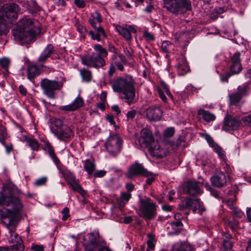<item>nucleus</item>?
I'll use <instances>...</instances> for the list:
<instances>
[{
  "label": "nucleus",
  "mask_w": 251,
  "mask_h": 251,
  "mask_svg": "<svg viewBox=\"0 0 251 251\" xmlns=\"http://www.w3.org/2000/svg\"><path fill=\"white\" fill-rule=\"evenodd\" d=\"M154 146L150 145L149 151L153 156L161 158L163 156V150L160 149V146L157 143H153Z\"/></svg>",
  "instance_id": "26"
},
{
  "label": "nucleus",
  "mask_w": 251,
  "mask_h": 251,
  "mask_svg": "<svg viewBox=\"0 0 251 251\" xmlns=\"http://www.w3.org/2000/svg\"><path fill=\"white\" fill-rule=\"evenodd\" d=\"M82 63L90 67L98 68L104 66L106 64L105 60L96 54L92 52L91 55L85 56L81 58Z\"/></svg>",
  "instance_id": "11"
},
{
  "label": "nucleus",
  "mask_w": 251,
  "mask_h": 251,
  "mask_svg": "<svg viewBox=\"0 0 251 251\" xmlns=\"http://www.w3.org/2000/svg\"><path fill=\"white\" fill-rule=\"evenodd\" d=\"M48 153L54 164L58 165L60 163V161L56 155L53 149H50Z\"/></svg>",
  "instance_id": "44"
},
{
  "label": "nucleus",
  "mask_w": 251,
  "mask_h": 251,
  "mask_svg": "<svg viewBox=\"0 0 251 251\" xmlns=\"http://www.w3.org/2000/svg\"><path fill=\"white\" fill-rule=\"evenodd\" d=\"M164 7L175 15L183 14L191 9L190 0H163Z\"/></svg>",
  "instance_id": "4"
},
{
  "label": "nucleus",
  "mask_w": 251,
  "mask_h": 251,
  "mask_svg": "<svg viewBox=\"0 0 251 251\" xmlns=\"http://www.w3.org/2000/svg\"><path fill=\"white\" fill-rule=\"evenodd\" d=\"M54 124L55 126L56 127V129L61 128L65 125H64V122L63 120L61 119H55L54 121Z\"/></svg>",
  "instance_id": "52"
},
{
  "label": "nucleus",
  "mask_w": 251,
  "mask_h": 251,
  "mask_svg": "<svg viewBox=\"0 0 251 251\" xmlns=\"http://www.w3.org/2000/svg\"><path fill=\"white\" fill-rule=\"evenodd\" d=\"M143 176L147 177L146 182L148 185H151L155 180V175L147 170L144 173Z\"/></svg>",
  "instance_id": "40"
},
{
  "label": "nucleus",
  "mask_w": 251,
  "mask_h": 251,
  "mask_svg": "<svg viewBox=\"0 0 251 251\" xmlns=\"http://www.w3.org/2000/svg\"><path fill=\"white\" fill-rule=\"evenodd\" d=\"M51 131L57 139L61 141L73 138L74 136L73 130L66 125L61 128L51 129Z\"/></svg>",
  "instance_id": "14"
},
{
  "label": "nucleus",
  "mask_w": 251,
  "mask_h": 251,
  "mask_svg": "<svg viewBox=\"0 0 251 251\" xmlns=\"http://www.w3.org/2000/svg\"><path fill=\"white\" fill-rule=\"evenodd\" d=\"M224 162V163L223 164L224 170L227 174H231L232 172V168L227 163V160Z\"/></svg>",
  "instance_id": "55"
},
{
  "label": "nucleus",
  "mask_w": 251,
  "mask_h": 251,
  "mask_svg": "<svg viewBox=\"0 0 251 251\" xmlns=\"http://www.w3.org/2000/svg\"><path fill=\"white\" fill-rule=\"evenodd\" d=\"M10 63V60L8 58L3 57L0 58V65L1 67L7 73H9L8 69Z\"/></svg>",
  "instance_id": "39"
},
{
  "label": "nucleus",
  "mask_w": 251,
  "mask_h": 251,
  "mask_svg": "<svg viewBox=\"0 0 251 251\" xmlns=\"http://www.w3.org/2000/svg\"><path fill=\"white\" fill-rule=\"evenodd\" d=\"M157 206L148 197L140 198L139 201V210L140 216L147 220L154 218L157 214Z\"/></svg>",
  "instance_id": "5"
},
{
  "label": "nucleus",
  "mask_w": 251,
  "mask_h": 251,
  "mask_svg": "<svg viewBox=\"0 0 251 251\" xmlns=\"http://www.w3.org/2000/svg\"><path fill=\"white\" fill-rule=\"evenodd\" d=\"M229 104L230 105H236L242 99V97L240 96L236 92L233 93L229 96Z\"/></svg>",
  "instance_id": "38"
},
{
  "label": "nucleus",
  "mask_w": 251,
  "mask_h": 251,
  "mask_svg": "<svg viewBox=\"0 0 251 251\" xmlns=\"http://www.w3.org/2000/svg\"><path fill=\"white\" fill-rule=\"evenodd\" d=\"M27 78L30 81L40 74V70L35 64L29 65L27 68Z\"/></svg>",
  "instance_id": "25"
},
{
  "label": "nucleus",
  "mask_w": 251,
  "mask_h": 251,
  "mask_svg": "<svg viewBox=\"0 0 251 251\" xmlns=\"http://www.w3.org/2000/svg\"><path fill=\"white\" fill-rule=\"evenodd\" d=\"M94 51L93 53H96V54L102 58L107 57L108 55V50L106 49L103 48L101 45L99 44H94L93 46Z\"/></svg>",
  "instance_id": "27"
},
{
  "label": "nucleus",
  "mask_w": 251,
  "mask_h": 251,
  "mask_svg": "<svg viewBox=\"0 0 251 251\" xmlns=\"http://www.w3.org/2000/svg\"><path fill=\"white\" fill-rule=\"evenodd\" d=\"M242 70L241 63L229 64V73L231 75L239 74Z\"/></svg>",
  "instance_id": "33"
},
{
  "label": "nucleus",
  "mask_w": 251,
  "mask_h": 251,
  "mask_svg": "<svg viewBox=\"0 0 251 251\" xmlns=\"http://www.w3.org/2000/svg\"><path fill=\"white\" fill-rule=\"evenodd\" d=\"M135 82L132 77L126 76L119 77L112 83L114 91L122 92L124 95L125 101L130 105L135 102Z\"/></svg>",
  "instance_id": "3"
},
{
  "label": "nucleus",
  "mask_w": 251,
  "mask_h": 251,
  "mask_svg": "<svg viewBox=\"0 0 251 251\" xmlns=\"http://www.w3.org/2000/svg\"><path fill=\"white\" fill-rule=\"evenodd\" d=\"M116 29L128 42H130L132 40V34H135L137 32L133 25L126 24L123 25H117Z\"/></svg>",
  "instance_id": "12"
},
{
  "label": "nucleus",
  "mask_w": 251,
  "mask_h": 251,
  "mask_svg": "<svg viewBox=\"0 0 251 251\" xmlns=\"http://www.w3.org/2000/svg\"><path fill=\"white\" fill-rule=\"evenodd\" d=\"M249 90L248 83H244L237 87V91L236 92L241 97L243 98L247 96Z\"/></svg>",
  "instance_id": "31"
},
{
  "label": "nucleus",
  "mask_w": 251,
  "mask_h": 251,
  "mask_svg": "<svg viewBox=\"0 0 251 251\" xmlns=\"http://www.w3.org/2000/svg\"><path fill=\"white\" fill-rule=\"evenodd\" d=\"M106 173V172L104 170H98L94 173V176L95 177H101L104 176Z\"/></svg>",
  "instance_id": "61"
},
{
  "label": "nucleus",
  "mask_w": 251,
  "mask_h": 251,
  "mask_svg": "<svg viewBox=\"0 0 251 251\" xmlns=\"http://www.w3.org/2000/svg\"><path fill=\"white\" fill-rule=\"evenodd\" d=\"M143 37L147 41H152L155 39L154 35L148 30L144 31Z\"/></svg>",
  "instance_id": "46"
},
{
  "label": "nucleus",
  "mask_w": 251,
  "mask_h": 251,
  "mask_svg": "<svg viewBox=\"0 0 251 251\" xmlns=\"http://www.w3.org/2000/svg\"><path fill=\"white\" fill-rule=\"evenodd\" d=\"M196 201H197L196 202L194 203L193 204V206L192 207L191 209L193 210L194 212H196L197 210H199L198 213H201L203 211H205V209L201 207V203L199 201V199H196Z\"/></svg>",
  "instance_id": "43"
},
{
  "label": "nucleus",
  "mask_w": 251,
  "mask_h": 251,
  "mask_svg": "<svg viewBox=\"0 0 251 251\" xmlns=\"http://www.w3.org/2000/svg\"><path fill=\"white\" fill-rule=\"evenodd\" d=\"M25 141L32 150L37 151L38 150L39 144L36 139L28 138L25 139Z\"/></svg>",
  "instance_id": "37"
},
{
  "label": "nucleus",
  "mask_w": 251,
  "mask_h": 251,
  "mask_svg": "<svg viewBox=\"0 0 251 251\" xmlns=\"http://www.w3.org/2000/svg\"><path fill=\"white\" fill-rule=\"evenodd\" d=\"M241 53L239 51L236 52L230 57L229 64L241 63Z\"/></svg>",
  "instance_id": "41"
},
{
  "label": "nucleus",
  "mask_w": 251,
  "mask_h": 251,
  "mask_svg": "<svg viewBox=\"0 0 251 251\" xmlns=\"http://www.w3.org/2000/svg\"><path fill=\"white\" fill-rule=\"evenodd\" d=\"M197 202L196 201V199H187L184 200V201L182 202V204L180 205V207L181 209L185 208H190L191 209L192 207L193 206V204L195 202Z\"/></svg>",
  "instance_id": "36"
},
{
  "label": "nucleus",
  "mask_w": 251,
  "mask_h": 251,
  "mask_svg": "<svg viewBox=\"0 0 251 251\" xmlns=\"http://www.w3.org/2000/svg\"><path fill=\"white\" fill-rule=\"evenodd\" d=\"M146 116L150 121H159L163 115V111L157 106H151L146 110Z\"/></svg>",
  "instance_id": "16"
},
{
  "label": "nucleus",
  "mask_w": 251,
  "mask_h": 251,
  "mask_svg": "<svg viewBox=\"0 0 251 251\" xmlns=\"http://www.w3.org/2000/svg\"><path fill=\"white\" fill-rule=\"evenodd\" d=\"M40 32L35 20L28 16H25L21 19L17 26L12 30L15 39L22 45L33 42Z\"/></svg>",
  "instance_id": "2"
},
{
  "label": "nucleus",
  "mask_w": 251,
  "mask_h": 251,
  "mask_svg": "<svg viewBox=\"0 0 251 251\" xmlns=\"http://www.w3.org/2000/svg\"><path fill=\"white\" fill-rule=\"evenodd\" d=\"M31 250L32 251H44V247L43 245L33 244L31 247Z\"/></svg>",
  "instance_id": "56"
},
{
  "label": "nucleus",
  "mask_w": 251,
  "mask_h": 251,
  "mask_svg": "<svg viewBox=\"0 0 251 251\" xmlns=\"http://www.w3.org/2000/svg\"><path fill=\"white\" fill-rule=\"evenodd\" d=\"M240 124L239 119L230 115H227L225 118L223 129L226 131L234 130L237 129Z\"/></svg>",
  "instance_id": "17"
},
{
  "label": "nucleus",
  "mask_w": 251,
  "mask_h": 251,
  "mask_svg": "<svg viewBox=\"0 0 251 251\" xmlns=\"http://www.w3.org/2000/svg\"><path fill=\"white\" fill-rule=\"evenodd\" d=\"M230 235H227L226 236V239H225L223 240V247L224 248V249H225V250H231L232 248V242L230 241Z\"/></svg>",
  "instance_id": "42"
},
{
  "label": "nucleus",
  "mask_w": 251,
  "mask_h": 251,
  "mask_svg": "<svg viewBox=\"0 0 251 251\" xmlns=\"http://www.w3.org/2000/svg\"><path fill=\"white\" fill-rule=\"evenodd\" d=\"M80 74L82 79L86 82H89L92 79V73L88 70L83 69L80 70Z\"/></svg>",
  "instance_id": "34"
},
{
  "label": "nucleus",
  "mask_w": 251,
  "mask_h": 251,
  "mask_svg": "<svg viewBox=\"0 0 251 251\" xmlns=\"http://www.w3.org/2000/svg\"><path fill=\"white\" fill-rule=\"evenodd\" d=\"M84 168L88 175H92L95 169V164L93 161L87 159L84 161Z\"/></svg>",
  "instance_id": "30"
},
{
  "label": "nucleus",
  "mask_w": 251,
  "mask_h": 251,
  "mask_svg": "<svg viewBox=\"0 0 251 251\" xmlns=\"http://www.w3.org/2000/svg\"><path fill=\"white\" fill-rule=\"evenodd\" d=\"M198 114L202 116L203 120L207 122L213 121L215 119V116L214 114L203 109H200L198 111Z\"/></svg>",
  "instance_id": "29"
},
{
  "label": "nucleus",
  "mask_w": 251,
  "mask_h": 251,
  "mask_svg": "<svg viewBox=\"0 0 251 251\" xmlns=\"http://www.w3.org/2000/svg\"><path fill=\"white\" fill-rule=\"evenodd\" d=\"M47 181V177L43 176L36 179L34 182L36 186H39L45 185Z\"/></svg>",
  "instance_id": "49"
},
{
  "label": "nucleus",
  "mask_w": 251,
  "mask_h": 251,
  "mask_svg": "<svg viewBox=\"0 0 251 251\" xmlns=\"http://www.w3.org/2000/svg\"><path fill=\"white\" fill-rule=\"evenodd\" d=\"M205 187L208 191L210 192L211 195H212L213 197L215 198H218L219 197L218 191L212 188L209 185L206 184L205 185Z\"/></svg>",
  "instance_id": "54"
},
{
  "label": "nucleus",
  "mask_w": 251,
  "mask_h": 251,
  "mask_svg": "<svg viewBox=\"0 0 251 251\" xmlns=\"http://www.w3.org/2000/svg\"><path fill=\"white\" fill-rule=\"evenodd\" d=\"M74 3L77 6V7L80 8H83L85 6V2L83 0H75Z\"/></svg>",
  "instance_id": "63"
},
{
  "label": "nucleus",
  "mask_w": 251,
  "mask_h": 251,
  "mask_svg": "<svg viewBox=\"0 0 251 251\" xmlns=\"http://www.w3.org/2000/svg\"><path fill=\"white\" fill-rule=\"evenodd\" d=\"M83 104V100L82 98L77 97L72 103L68 105L61 106L59 109L65 111H73L82 106Z\"/></svg>",
  "instance_id": "20"
},
{
  "label": "nucleus",
  "mask_w": 251,
  "mask_h": 251,
  "mask_svg": "<svg viewBox=\"0 0 251 251\" xmlns=\"http://www.w3.org/2000/svg\"><path fill=\"white\" fill-rule=\"evenodd\" d=\"M175 132V129L174 127H168L164 131V136L167 137H172Z\"/></svg>",
  "instance_id": "53"
},
{
  "label": "nucleus",
  "mask_w": 251,
  "mask_h": 251,
  "mask_svg": "<svg viewBox=\"0 0 251 251\" xmlns=\"http://www.w3.org/2000/svg\"><path fill=\"white\" fill-rule=\"evenodd\" d=\"M20 9L19 5L15 3L6 4L0 9V16L5 19L15 20L17 18L18 13Z\"/></svg>",
  "instance_id": "9"
},
{
  "label": "nucleus",
  "mask_w": 251,
  "mask_h": 251,
  "mask_svg": "<svg viewBox=\"0 0 251 251\" xmlns=\"http://www.w3.org/2000/svg\"><path fill=\"white\" fill-rule=\"evenodd\" d=\"M174 47V45L171 42L165 41L162 43L161 48L164 52L170 53L173 50Z\"/></svg>",
  "instance_id": "35"
},
{
  "label": "nucleus",
  "mask_w": 251,
  "mask_h": 251,
  "mask_svg": "<svg viewBox=\"0 0 251 251\" xmlns=\"http://www.w3.org/2000/svg\"><path fill=\"white\" fill-rule=\"evenodd\" d=\"M95 29V32L97 33H99V34L101 36H102L103 38H106L107 35L106 33L105 32V31L104 29L100 26L96 27V28H94Z\"/></svg>",
  "instance_id": "51"
},
{
  "label": "nucleus",
  "mask_w": 251,
  "mask_h": 251,
  "mask_svg": "<svg viewBox=\"0 0 251 251\" xmlns=\"http://www.w3.org/2000/svg\"><path fill=\"white\" fill-rule=\"evenodd\" d=\"M232 212H233L234 214L238 218H241L244 215V212L237 207H235L232 210Z\"/></svg>",
  "instance_id": "57"
},
{
  "label": "nucleus",
  "mask_w": 251,
  "mask_h": 251,
  "mask_svg": "<svg viewBox=\"0 0 251 251\" xmlns=\"http://www.w3.org/2000/svg\"><path fill=\"white\" fill-rule=\"evenodd\" d=\"M182 224L180 221L172 222L168 224L167 228L170 229L169 233L171 234H176L180 231Z\"/></svg>",
  "instance_id": "22"
},
{
  "label": "nucleus",
  "mask_w": 251,
  "mask_h": 251,
  "mask_svg": "<svg viewBox=\"0 0 251 251\" xmlns=\"http://www.w3.org/2000/svg\"><path fill=\"white\" fill-rule=\"evenodd\" d=\"M130 198H131V194H130V193L124 192L121 194V199L122 200H124L126 202H127L128 201V200L130 199Z\"/></svg>",
  "instance_id": "62"
},
{
  "label": "nucleus",
  "mask_w": 251,
  "mask_h": 251,
  "mask_svg": "<svg viewBox=\"0 0 251 251\" xmlns=\"http://www.w3.org/2000/svg\"><path fill=\"white\" fill-rule=\"evenodd\" d=\"M177 68L179 75H184L190 71L188 63L184 58H183L181 61L178 62Z\"/></svg>",
  "instance_id": "23"
},
{
  "label": "nucleus",
  "mask_w": 251,
  "mask_h": 251,
  "mask_svg": "<svg viewBox=\"0 0 251 251\" xmlns=\"http://www.w3.org/2000/svg\"><path fill=\"white\" fill-rule=\"evenodd\" d=\"M60 172L74 191H77L83 196L86 195V192L79 185L78 180L76 179L73 172L67 169H62L60 171Z\"/></svg>",
  "instance_id": "8"
},
{
  "label": "nucleus",
  "mask_w": 251,
  "mask_h": 251,
  "mask_svg": "<svg viewBox=\"0 0 251 251\" xmlns=\"http://www.w3.org/2000/svg\"><path fill=\"white\" fill-rule=\"evenodd\" d=\"M194 249L190 244L183 242L175 244L173 248V251H194Z\"/></svg>",
  "instance_id": "24"
},
{
  "label": "nucleus",
  "mask_w": 251,
  "mask_h": 251,
  "mask_svg": "<svg viewBox=\"0 0 251 251\" xmlns=\"http://www.w3.org/2000/svg\"><path fill=\"white\" fill-rule=\"evenodd\" d=\"M89 242L90 244L94 246L97 245V239L96 236L93 233L88 234Z\"/></svg>",
  "instance_id": "47"
},
{
  "label": "nucleus",
  "mask_w": 251,
  "mask_h": 251,
  "mask_svg": "<svg viewBox=\"0 0 251 251\" xmlns=\"http://www.w3.org/2000/svg\"><path fill=\"white\" fill-rule=\"evenodd\" d=\"M228 226L232 230H236L239 228V223L236 220L229 221L228 223Z\"/></svg>",
  "instance_id": "50"
},
{
  "label": "nucleus",
  "mask_w": 251,
  "mask_h": 251,
  "mask_svg": "<svg viewBox=\"0 0 251 251\" xmlns=\"http://www.w3.org/2000/svg\"><path fill=\"white\" fill-rule=\"evenodd\" d=\"M137 115V111L136 110L133 109L130 111H129L127 114H126V118L127 120L128 121H133V120L135 117L136 115Z\"/></svg>",
  "instance_id": "48"
},
{
  "label": "nucleus",
  "mask_w": 251,
  "mask_h": 251,
  "mask_svg": "<svg viewBox=\"0 0 251 251\" xmlns=\"http://www.w3.org/2000/svg\"><path fill=\"white\" fill-rule=\"evenodd\" d=\"M40 86L45 95L50 99H53L54 91L60 90L63 87V83L44 78L41 81Z\"/></svg>",
  "instance_id": "7"
},
{
  "label": "nucleus",
  "mask_w": 251,
  "mask_h": 251,
  "mask_svg": "<svg viewBox=\"0 0 251 251\" xmlns=\"http://www.w3.org/2000/svg\"><path fill=\"white\" fill-rule=\"evenodd\" d=\"M147 169L138 161L131 164L125 173V176L129 179H133L137 176H143Z\"/></svg>",
  "instance_id": "10"
},
{
  "label": "nucleus",
  "mask_w": 251,
  "mask_h": 251,
  "mask_svg": "<svg viewBox=\"0 0 251 251\" xmlns=\"http://www.w3.org/2000/svg\"><path fill=\"white\" fill-rule=\"evenodd\" d=\"M200 185H201L200 182L189 180L184 184L183 190L184 193L188 194L190 196H194L200 195L202 193Z\"/></svg>",
  "instance_id": "13"
},
{
  "label": "nucleus",
  "mask_w": 251,
  "mask_h": 251,
  "mask_svg": "<svg viewBox=\"0 0 251 251\" xmlns=\"http://www.w3.org/2000/svg\"><path fill=\"white\" fill-rule=\"evenodd\" d=\"M205 139L206 140L209 146L211 148H212L213 146H214L215 145L217 144L216 143L214 142V141L213 140V139L212 138V137L210 136H209V135H207V134L205 135Z\"/></svg>",
  "instance_id": "60"
},
{
  "label": "nucleus",
  "mask_w": 251,
  "mask_h": 251,
  "mask_svg": "<svg viewBox=\"0 0 251 251\" xmlns=\"http://www.w3.org/2000/svg\"><path fill=\"white\" fill-rule=\"evenodd\" d=\"M123 143V139L118 135H110L105 143V147L110 155L115 156L121 152Z\"/></svg>",
  "instance_id": "6"
},
{
  "label": "nucleus",
  "mask_w": 251,
  "mask_h": 251,
  "mask_svg": "<svg viewBox=\"0 0 251 251\" xmlns=\"http://www.w3.org/2000/svg\"><path fill=\"white\" fill-rule=\"evenodd\" d=\"M213 151L216 152L219 157V158L222 159L223 161H226V152L224 151V150L217 144L215 145L212 148Z\"/></svg>",
  "instance_id": "32"
},
{
  "label": "nucleus",
  "mask_w": 251,
  "mask_h": 251,
  "mask_svg": "<svg viewBox=\"0 0 251 251\" xmlns=\"http://www.w3.org/2000/svg\"><path fill=\"white\" fill-rule=\"evenodd\" d=\"M63 216L62 218L63 221H66L68 218L70 216L69 215V209L68 207H65L62 211Z\"/></svg>",
  "instance_id": "59"
},
{
  "label": "nucleus",
  "mask_w": 251,
  "mask_h": 251,
  "mask_svg": "<svg viewBox=\"0 0 251 251\" xmlns=\"http://www.w3.org/2000/svg\"><path fill=\"white\" fill-rule=\"evenodd\" d=\"M212 184L218 187H222L226 183V178L223 172H217L210 178Z\"/></svg>",
  "instance_id": "19"
},
{
  "label": "nucleus",
  "mask_w": 251,
  "mask_h": 251,
  "mask_svg": "<svg viewBox=\"0 0 251 251\" xmlns=\"http://www.w3.org/2000/svg\"><path fill=\"white\" fill-rule=\"evenodd\" d=\"M26 3L27 4V10L30 13H36L41 10V8L35 0H30L29 1H26Z\"/></svg>",
  "instance_id": "28"
},
{
  "label": "nucleus",
  "mask_w": 251,
  "mask_h": 251,
  "mask_svg": "<svg viewBox=\"0 0 251 251\" xmlns=\"http://www.w3.org/2000/svg\"><path fill=\"white\" fill-rule=\"evenodd\" d=\"M242 120L246 125L251 126V114L244 117Z\"/></svg>",
  "instance_id": "64"
},
{
  "label": "nucleus",
  "mask_w": 251,
  "mask_h": 251,
  "mask_svg": "<svg viewBox=\"0 0 251 251\" xmlns=\"http://www.w3.org/2000/svg\"><path fill=\"white\" fill-rule=\"evenodd\" d=\"M91 16L93 17V20H96L99 23H101L102 22L101 16L98 11L94 12L92 14Z\"/></svg>",
  "instance_id": "58"
},
{
  "label": "nucleus",
  "mask_w": 251,
  "mask_h": 251,
  "mask_svg": "<svg viewBox=\"0 0 251 251\" xmlns=\"http://www.w3.org/2000/svg\"><path fill=\"white\" fill-rule=\"evenodd\" d=\"M55 51L53 46L51 44H48L44 49L39 57L38 58V62L41 63H45L47 59L50 57L52 54Z\"/></svg>",
  "instance_id": "21"
},
{
  "label": "nucleus",
  "mask_w": 251,
  "mask_h": 251,
  "mask_svg": "<svg viewBox=\"0 0 251 251\" xmlns=\"http://www.w3.org/2000/svg\"><path fill=\"white\" fill-rule=\"evenodd\" d=\"M88 34L91 37L92 40H97L98 42H100L101 41L100 36L99 33H96L95 31L90 30L88 32Z\"/></svg>",
  "instance_id": "45"
},
{
  "label": "nucleus",
  "mask_w": 251,
  "mask_h": 251,
  "mask_svg": "<svg viewBox=\"0 0 251 251\" xmlns=\"http://www.w3.org/2000/svg\"><path fill=\"white\" fill-rule=\"evenodd\" d=\"M23 208L20 200L13 197V189L10 186L3 185L0 196V218L8 229V241L13 244L12 247L13 251H23L24 249L21 237L11 229L18 225Z\"/></svg>",
  "instance_id": "1"
},
{
  "label": "nucleus",
  "mask_w": 251,
  "mask_h": 251,
  "mask_svg": "<svg viewBox=\"0 0 251 251\" xmlns=\"http://www.w3.org/2000/svg\"><path fill=\"white\" fill-rule=\"evenodd\" d=\"M157 89L159 97L163 101L166 102L167 100L165 93L172 100H173V96L169 90L168 85L164 81H161L160 82L157 87Z\"/></svg>",
  "instance_id": "18"
},
{
  "label": "nucleus",
  "mask_w": 251,
  "mask_h": 251,
  "mask_svg": "<svg viewBox=\"0 0 251 251\" xmlns=\"http://www.w3.org/2000/svg\"><path fill=\"white\" fill-rule=\"evenodd\" d=\"M154 142V138L150 130L143 128L141 131L139 143L143 147L147 148Z\"/></svg>",
  "instance_id": "15"
}]
</instances>
